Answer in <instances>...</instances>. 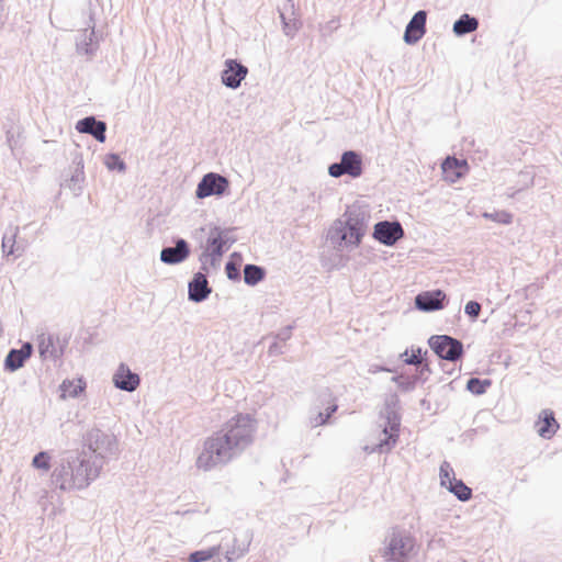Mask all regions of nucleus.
Instances as JSON below:
<instances>
[{
	"label": "nucleus",
	"mask_w": 562,
	"mask_h": 562,
	"mask_svg": "<svg viewBox=\"0 0 562 562\" xmlns=\"http://www.w3.org/2000/svg\"><path fill=\"white\" fill-rule=\"evenodd\" d=\"M422 350L420 349H417L416 352H413L411 356H408V352L407 350L401 355V357L404 359V362L406 364H413V366H418L422 363Z\"/></svg>",
	"instance_id": "ea45409f"
},
{
	"label": "nucleus",
	"mask_w": 562,
	"mask_h": 562,
	"mask_svg": "<svg viewBox=\"0 0 562 562\" xmlns=\"http://www.w3.org/2000/svg\"><path fill=\"white\" fill-rule=\"evenodd\" d=\"M75 170L69 180L66 182V188H68L75 195H79L82 191V183L85 181V172H83V159L81 155H76L74 160Z\"/></svg>",
	"instance_id": "a878e982"
},
{
	"label": "nucleus",
	"mask_w": 562,
	"mask_h": 562,
	"mask_svg": "<svg viewBox=\"0 0 562 562\" xmlns=\"http://www.w3.org/2000/svg\"><path fill=\"white\" fill-rule=\"evenodd\" d=\"M368 214L360 207L351 206L344 213L342 222L351 231L350 235L356 236V243H361L368 226Z\"/></svg>",
	"instance_id": "f8f14e48"
},
{
	"label": "nucleus",
	"mask_w": 562,
	"mask_h": 562,
	"mask_svg": "<svg viewBox=\"0 0 562 562\" xmlns=\"http://www.w3.org/2000/svg\"><path fill=\"white\" fill-rule=\"evenodd\" d=\"M268 352L270 356H277V355H282L283 350H282V347L278 344V341H273L270 345Z\"/></svg>",
	"instance_id": "a18cd8bd"
},
{
	"label": "nucleus",
	"mask_w": 562,
	"mask_h": 562,
	"mask_svg": "<svg viewBox=\"0 0 562 562\" xmlns=\"http://www.w3.org/2000/svg\"><path fill=\"white\" fill-rule=\"evenodd\" d=\"M380 371H391V370L385 367H379V366H373L370 368V372H372V373L380 372Z\"/></svg>",
	"instance_id": "09e8293b"
},
{
	"label": "nucleus",
	"mask_w": 562,
	"mask_h": 562,
	"mask_svg": "<svg viewBox=\"0 0 562 562\" xmlns=\"http://www.w3.org/2000/svg\"><path fill=\"white\" fill-rule=\"evenodd\" d=\"M427 12L417 11L409 20L404 32V42L408 45L416 44L426 33Z\"/></svg>",
	"instance_id": "a211bd4d"
},
{
	"label": "nucleus",
	"mask_w": 562,
	"mask_h": 562,
	"mask_svg": "<svg viewBox=\"0 0 562 562\" xmlns=\"http://www.w3.org/2000/svg\"><path fill=\"white\" fill-rule=\"evenodd\" d=\"M215 555H217V551L215 546H213L206 550H199L190 553L189 562H204L212 559Z\"/></svg>",
	"instance_id": "e433bc0d"
},
{
	"label": "nucleus",
	"mask_w": 562,
	"mask_h": 562,
	"mask_svg": "<svg viewBox=\"0 0 562 562\" xmlns=\"http://www.w3.org/2000/svg\"><path fill=\"white\" fill-rule=\"evenodd\" d=\"M428 345L440 359L451 362L460 360L464 353L462 341L448 335H434Z\"/></svg>",
	"instance_id": "1a4fd4ad"
},
{
	"label": "nucleus",
	"mask_w": 562,
	"mask_h": 562,
	"mask_svg": "<svg viewBox=\"0 0 562 562\" xmlns=\"http://www.w3.org/2000/svg\"><path fill=\"white\" fill-rule=\"evenodd\" d=\"M63 397H77L86 389V381L82 378L77 380H65L59 386Z\"/></svg>",
	"instance_id": "c85d7f7f"
},
{
	"label": "nucleus",
	"mask_w": 562,
	"mask_h": 562,
	"mask_svg": "<svg viewBox=\"0 0 562 562\" xmlns=\"http://www.w3.org/2000/svg\"><path fill=\"white\" fill-rule=\"evenodd\" d=\"M225 271L229 280H238L240 277L239 268L233 261H228Z\"/></svg>",
	"instance_id": "a19ab883"
},
{
	"label": "nucleus",
	"mask_w": 562,
	"mask_h": 562,
	"mask_svg": "<svg viewBox=\"0 0 562 562\" xmlns=\"http://www.w3.org/2000/svg\"><path fill=\"white\" fill-rule=\"evenodd\" d=\"M518 178V188L513 190L512 192H508L509 198H514L517 192L532 186L535 176L531 171L526 170L521 171Z\"/></svg>",
	"instance_id": "c9c22d12"
},
{
	"label": "nucleus",
	"mask_w": 562,
	"mask_h": 562,
	"mask_svg": "<svg viewBox=\"0 0 562 562\" xmlns=\"http://www.w3.org/2000/svg\"><path fill=\"white\" fill-rule=\"evenodd\" d=\"M292 329H293V326L292 325H289L284 328H282L276 336L277 339L279 340H282V341H286L288 339L291 338L292 336Z\"/></svg>",
	"instance_id": "c03bdc74"
},
{
	"label": "nucleus",
	"mask_w": 562,
	"mask_h": 562,
	"mask_svg": "<svg viewBox=\"0 0 562 562\" xmlns=\"http://www.w3.org/2000/svg\"><path fill=\"white\" fill-rule=\"evenodd\" d=\"M349 232V228L341 218L336 220L328 229L327 240L338 250L342 248H356L361 243H356V236L350 235Z\"/></svg>",
	"instance_id": "ddd939ff"
},
{
	"label": "nucleus",
	"mask_w": 562,
	"mask_h": 562,
	"mask_svg": "<svg viewBox=\"0 0 562 562\" xmlns=\"http://www.w3.org/2000/svg\"><path fill=\"white\" fill-rule=\"evenodd\" d=\"M99 47V38L94 31V23L80 31L76 38V48L79 54L93 55Z\"/></svg>",
	"instance_id": "4be33fe9"
},
{
	"label": "nucleus",
	"mask_w": 562,
	"mask_h": 562,
	"mask_svg": "<svg viewBox=\"0 0 562 562\" xmlns=\"http://www.w3.org/2000/svg\"><path fill=\"white\" fill-rule=\"evenodd\" d=\"M429 366L427 363L423 364L420 368V374L423 375L425 372H429Z\"/></svg>",
	"instance_id": "8fccbe9b"
},
{
	"label": "nucleus",
	"mask_w": 562,
	"mask_h": 562,
	"mask_svg": "<svg viewBox=\"0 0 562 562\" xmlns=\"http://www.w3.org/2000/svg\"><path fill=\"white\" fill-rule=\"evenodd\" d=\"M459 165V161L456 159V158H450L448 157L443 162H442V169L443 170H447L448 168H451L452 166H458Z\"/></svg>",
	"instance_id": "49530a36"
},
{
	"label": "nucleus",
	"mask_w": 562,
	"mask_h": 562,
	"mask_svg": "<svg viewBox=\"0 0 562 562\" xmlns=\"http://www.w3.org/2000/svg\"><path fill=\"white\" fill-rule=\"evenodd\" d=\"M76 130L82 134H89L100 143L106 139V123L97 120L94 116H86L79 120L76 124Z\"/></svg>",
	"instance_id": "aec40b11"
},
{
	"label": "nucleus",
	"mask_w": 562,
	"mask_h": 562,
	"mask_svg": "<svg viewBox=\"0 0 562 562\" xmlns=\"http://www.w3.org/2000/svg\"><path fill=\"white\" fill-rule=\"evenodd\" d=\"M482 216L486 220L509 225L513 223V214L507 211L484 212Z\"/></svg>",
	"instance_id": "473e14b6"
},
{
	"label": "nucleus",
	"mask_w": 562,
	"mask_h": 562,
	"mask_svg": "<svg viewBox=\"0 0 562 562\" xmlns=\"http://www.w3.org/2000/svg\"><path fill=\"white\" fill-rule=\"evenodd\" d=\"M479 27V20L468 13H463L454 23L452 31L457 36H464L469 33L476 31Z\"/></svg>",
	"instance_id": "cd10ccee"
},
{
	"label": "nucleus",
	"mask_w": 562,
	"mask_h": 562,
	"mask_svg": "<svg viewBox=\"0 0 562 562\" xmlns=\"http://www.w3.org/2000/svg\"><path fill=\"white\" fill-rule=\"evenodd\" d=\"M363 173V160L360 153L356 150H346L341 154L338 162L328 166V175L333 178L348 176L352 179L361 177Z\"/></svg>",
	"instance_id": "0eeeda50"
},
{
	"label": "nucleus",
	"mask_w": 562,
	"mask_h": 562,
	"mask_svg": "<svg viewBox=\"0 0 562 562\" xmlns=\"http://www.w3.org/2000/svg\"><path fill=\"white\" fill-rule=\"evenodd\" d=\"M266 270L257 265L248 263L244 267V281L248 285H256L263 280Z\"/></svg>",
	"instance_id": "7c9ffc66"
},
{
	"label": "nucleus",
	"mask_w": 562,
	"mask_h": 562,
	"mask_svg": "<svg viewBox=\"0 0 562 562\" xmlns=\"http://www.w3.org/2000/svg\"><path fill=\"white\" fill-rule=\"evenodd\" d=\"M212 541L218 540L215 544L217 554L222 553L226 562H234L244 557L252 540V532L245 530L235 535L231 530H221L209 535Z\"/></svg>",
	"instance_id": "7ed1b4c3"
},
{
	"label": "nucleus",
	"mask_w": 562,
	"mask_h": 562,
	"mask_svg": "<svg viewBox=\"0 0 562 562\" xmlns=\"http://www.w3.org/2000/svg\"><path fill=\"white\" fill-rule=\"evenodd\" d=\"M559 424L552 411L543 409L540 414L538 434L540 437L550 439L558 430Z\"/></svg>",
	"instance_id": "bb28decb"
},
{
	"label": "nucleus",
	"mask_w": 562,
	"mask_h": 562,
	"mask_svg": "<svg viewBox=\"0 0 562 562\" xmlns=\"http://www.w3.org/2000/svg\"><path fill=\"white\" fill-rule=\"evenodd\" d=\"M32 351L33 347L30 342H24L19 349H11L4 359V370L14 372L22 368L31 357Z\"/></svg>",
	"instance_id": "5701e85b"
},
{
	"label": "nucleus",
	"mask_w": 562,
	"mask_h": 562,
	"mask_svg": "<svg viewBox=\"0 0 562 562\" xmlns=\"http://www.w3.org/2000/svg\"><path fill=\"white\" fill-rule=\"evenodd\" d=\"M38 340V352L42 359L57 360L63 357L66 342H61L57 336L41 334Z\"/></svg>",
	"instance_id": "f3484780"
},
{
	"label": "nucleus",
	"mask_w": 562,
	"mask_h": 562,
	"mask_svg": "<svg viewBox=\"0 0 562 562\" xmlns=\"http://www.w3.org/2000/svg\"><path fill=\"white\" fill-rule=\"evenodd\" d=\"M104 165L111 171L117 170L119 172H124L126 170L125 162L121 159L117 154L111 153L105 155Z\"/></svg>",
	"instance_id": "f704fd0d"
},
{
	"label": "nucleus",
	"mask_w": 562,
	"mask_h": 562,
	"mask_svg": "<svg viewBox=\"0 0 562 562\" xmlns=\"http://www.w3.org/2000/svg\"><path fill=\"white\" fill-rule=\"evenodd\" d=\"M403 375H394L392 378V381L395 382L397 385L400 384V382L403 380Z\"/></svg>",
	"instance_id": "3c124183"
},
{
	"label": "nucleus",
	"mask_w": 562,
	"mask_h": 562,
	"mask_svg": "<svg viewBox=\"0 0 562 562\" xmlns=\"http://www.w3.org/2000/svg\"><path fill=\"white\" fill-rule=\"evenodd\" d=\"M413 547L414 540L411 536L393 529L384 548L383 557L387 562H407Z\"/></svg>",
	"instance_id": "6e6552de"
},
{
	"label": "nucleus",
	"mask_w": 562,
	"mask_h": 562,
	"mask_svg": "<svg viewBox=\"0 0 562 562\" xmlns=\"http://www.w3.org/2000/svg\"><path fill=\"white\" fill-rule=\"evenodd\" d=\"M481 312V304L476 301H469L464 306V313L472 319H476Z\"/></svg>",
	"instance_id": "58836bf2"
},
{
	"label": "nucleus",
	"mask_w": 562,
	"mask_h": 562,
	"mask_svg": "<svg viewBox=\"0 0 562 562\" xmlns=\"http://www.w3.org/2000/svg\"><path fill=\"white\" fill-rule=\"evenodd\" d=\"M381 419H383L381 427L385 438L381 439L370 452H389L396 445L401 426V417L396 411V400L385 403L381 411Z\"/></svg>",
	"instance_id": "423d86ee"
},
{
	"label": "nucleus",
	"mask_w": 562,
	"mask_h": 562,
	"mask_svg": "<svg viewBox=\"0 0 562 562\" xmlns=\"http://www.w3.org/2000/svg\"><path fill=\"white\" fill-rule=\"evenodd\" d=\"M82 440L83 446L94 454L93 461L103 462V465L119 456V442L113 434L92 428L86 432Z\"/></svg>",
	"instance_id": "20e7f679"
},
{
	"label": "nucleus",
	"mask_w": 562,
	"mask_h": 562,
	"mask_svg": "<svg viewBox=\"0 0 562 562\" xmlns=\"http://www.w3.org/2000/svg\"><path fill=\"white\" fill-rule=\"evenodd\" d=\"M448 303L446 293L442 290L425 291L416 295L415 306L423 312H435L442 310Z\"/></svg>",
	"instance_id": "2eb2a0df"
},
{
	"label": "nucleus",
	"mask_w": 562,
	"mask_h": 562,
	"mask_svg": "<svg viewBox=\"0 0 562 562\" xmlns=\"http://www.w3.org/2000/svg\"><path fill=\"white\" fill-rule=\"evenodd\" d=\"M328 420V414L324 412H318L314 417H311V425L313 427L322 426L326 424Z\"/></svg>",
	"instance_id": "37998d69"
},
{
	"label": "nucleus",
	"mask_w": 562,
	"mask_h": 562,
	"mask_svg": "<svg viewBox=\"0 0 562 562\" xmlns=\"http://www.w3.org/2000/svg\"><path fill=\"white\" fill-rule=\"evenodd\" d=\"M103 462L91 461L86 453H68L52 473V482L61 491L83 490L95 481Z\"/></svg>",
	"instance_id": "f03ea898"
},
{
	"label": "nucleus",
	"mask_w": 562,
	"mask_h": 562,
	"mask_svg": "<svg viewBox=\"0 0 562 562\" xmlns=\"http://www.w3.org/2000/svg\"><path fill=\"white\" fill-rule=\"evenodd\" d=\"M417 376H404L400 382L398 387L405 392L413 391L415 389Z\"/></svg>",
	"instance_id": "79ce46f5"
},
{
	"label": "nucleus",
	"mask_w": 562,
	"mask_h": 562,
	"mask_svg": "<svg viewBox=\"0 0 562 562\" xmlns=\"http://www.w3.org/2000/svg\"><path fill=\"white\" fill-rule=\"evenodd\" d=\"M248 75V68L237 59H226L221 74L222 83L229 89H237Z\"/></svg>",
	"instance_id": "4468645a"
},
{
	"label": "nucleus",
	"mask_w": 562,
	"mask_h": 562,
	"mask_svg": "<svg viewBox=\"0 0 562 562\" xmlns=\"http://www.w3.org/2000/svg\"><path fill=\"white\" fill-rule=\"evenodd\" d=\"M337 405L336 404H331L329 405L326 411L324 412L325 414H328V418L337 411Z\"/></svg>",
	"instance_id": "de8ad7c7"
},
{
	"label": "nucleus",
	"mask_w": 562,
	"mask_h": 562,
	"mask_svg": "<svg viewBox=\"0 0 562 562\" xmlns=\"http://www.w3.org/2000/svg\"><path fill=\"white\" fill-rule=\"evenodd\" d=\"M190 256V246L183 238H177L175 246L164 247L160 251V260L166 265H178Z\"/></svg>",
	"instance_id": "6ab92c4d"
},
{
	"label": "nucleus",
	"mask_w": 562,
	"mask_h": 562,
	"mask_svg": "<svg viewBox=\"0 0 562 562\" xmlns=\"http://www.w3.org/2000/svg\"><path fill=\"white\" fill-rule=\"evenodd\" d=\"M279 12L284 34L288 37L293 38L297 31L300 30V27L302 26L301 21L295 16L293 0H286V3L284 4L283 9Z\"/></svg>",
	"instance_id": "b1692460"
},
{
	"label": "nucleus",
	"mask_w": 562,
	"mask_h": 562,
	"mask_svg": "<svg viewBox=\"0 0 562 562\" xmlns=\"http://www.w3.org/2000/svg\"><path fill=\"white\" fill-rule=\"evenodd\" d=\"M372 236L380 244L391 247L404 236V229L397 221H380L374 225Z\"/></svg>",
	"instance_id": "9b49d317"
},
{
	"label": "nucleus",
	"mask_w": 562,
	"mask_h": 562,
	"mask_svg": "<svg viewBox=\"0 0 562 562\" xmlns=\"http://www.w3.org/2000/svg\"><path fill=\"white\" fill-rule=\"evenodd\" d=\"M440 484L441 486L447 488V485H449V481L452 480V476H454V471L451 468L450 463L447 461H443L440 465Z\"/></svg>",
	"instance_id": "4c0bfd02"
},
{
	"label": "nucleus",
	"mask_w": 562,
	"mask_h": 562,
	"mask_svg": "<svg viewBox=\"0 0 562 562\" xmlns=\"http://www.w3.org/2000/svg\"><path fill=\"white\" fill-rule=\"evenodd\" d=\"M189 300L194 303H200L205 301L212 292L211 286L209 285L207 278L202 272H196L192 280L189 282Z\"/></svg>",
	"instance_id": "412c9836"
},
{
	"label": "nucleus",
	"mask_w": 562,
	"mask_h": 562,
	"mask_svg": "<svg viewBox=\"0 0 562 562\" xmlns=\"http://www.w3.org/2000/svg\"><path fill=\"white\" fill-rule=\"evenodd\" d=\"M256 429V420L249 414L232 417L220 431L204 441L196 467L209 471L227 464L252 443Z\"/></svg>",
	"instance_id": "f257e3e1"
},
{
	"label": "nucleus",
	"mask_w": 562,
	"mask_h": 562,
	"mask_svg": "<svg viewBox=\"0 0 562 562\" xmlns=\"http://www.w3.org/2000/svg\"><path fill=\"white\" fill-rule=\"evenodd\" d=\"M447 490L461 502H468L472 497V490L462 480L456 479V476H452V480L449 481Z\"/></svg>",
	"instance_id": "c756f323"
},
{
	"label": "nucleus",
	"mask_w": 562,
	"mask_h": 562,
	"mask_svg": "<svg viewBox=\"0 0 562 562\" xmlns=\"http://www.w3.org/2000/svg\"><path fill=\"white\" fill-rule=\"evenodd\" d=\"M50 456L47 451H41L33 457L32 467L48 472L50 469Z\"/></svg>",
	"instance_id": "72a5a7b5"
},
{
	"label": "nucleus",
	"mask_w": 562,
	"mask_h": 562,
	"mask_svg": "<svg viewBox=\"0 0 562 562\" xmlns=\"http://www.w3.org/2000/svg\"><path fill=\"white\" fill-rule=\"evenodd\" d=\"M492 381L490 379L470 378L467 382V390L474 395L484 394L491 386Z\"/></svg>",
	"instance_id": "2f4dec72"
},
{
	"label": "nucleus",
	"mask_w": 562,
	"mask_h": 562,
	"mask_svg": "<svg viewBox=\"0 0 562 562\" xmlns=\"http://www.w3.org/2000/svg\"><path fill=\"white\" fill-rule=\"evenodd\" d=\"M19 234V226H10L2 237V252L5 256L14 255L15 257H20L24 250L25 245L22 241H16V237Z\"/></svg>",
	"instance_id": "393cba45"
},
{
	"label": "nucleus",
	"mask_w": 562,
	"mask_h": 562,
	"mask_svg": "<svg viewBox=\"0 0 562 562\" xmlns=\"http://www.w3.org/2000/svg\"><path fill=\"white\" fill-rule=\"evenodd\" d=\"M112 382L116 389L132 393L139 386L140 378L122 362L113 373Z\"/></svg>",
	"instance_id": "dca6fc26"
},
{
	"label": "nucleus",
	"mask_w": 562,
	"mask_h": 562,
	"mask_svg": "<svg viewBox=\"0 0 562 562\" xmlns=\"http://www.w3.org/2000/svg\"><path fill=\"white\" fill-rule=\"evenodd\" d=\"M233 231L234 228L211 227L205 241V250L200 260L202 262L210 261L215 267L223 254L236 241Z\"/></svg>",
	"instance_id": "39448f33"
},
{
	"label": "nucleus",
	"mask_w": 562,
	"mask_h": 562,
	"mask_svg": "<svg viewBox=\"0 0 562 562\" xmlns=\"http://www.w3.org/2000/svg\"><path fill=\"white\" fill-rule=\"evenodd\" d=\"M229 189V181L226 177L216 173L207 172L199 181L195 190L198 199H205L212 195H224Z\"/></svg>",
	"instance_id": "9d476101"
}]
</instances>
